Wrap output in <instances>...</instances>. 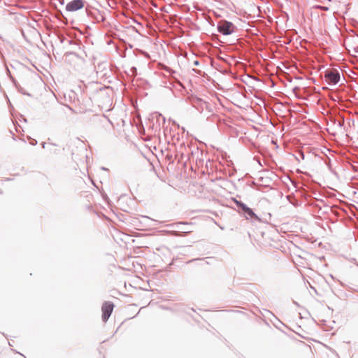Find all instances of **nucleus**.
Masks as SVG:
<instances>
[{
    "label": "nucleus",
    "mask_w": 358,
    "mask_h": 358,
    "mask_svg": "<svg viewBox=\"0 0 358 358\" xmlns=\"http://www.w3.org/2000/svg\"><path fill=\"white\" fill-rule=\"evenodd\" d=\"M234 201L239 213H242L246 219H250L252 221L261 222V219L254 213L252 209L249 208L246 204L236 199H234Z\"/></svg>",
    "instance_id": "f257e3e1"
},
{
    "label": "nucleus",
    "mask_w": 358,
    "mask_h": 358,
    "mask_svg": "<svg viewBox=\"0 0 358 358\" xmlns=\"http://www.w3.org/2000/svg\"><path fill=\"white\" fill-rule=\"evenodd\" d=\"M235 26L231 22L220 20L217 24L218 31L225 36L230 35L235 31Z\"/></svg>",
    "instance_id": "f03ea898"
},
{
    "label": "nucleus",
    "mask_w": 358,
    "mask_h": 358,
    "mask_svg": "<svg viewBox=\"0 0 358 358\" xmlns=\"http://www.w3.org/2000/svg\"><path fill=\"white\" fill-rule=\"evenodd\" d=\"M325 80L329 85H336L341 78L340 73L336 69H330L325 71Z\"/></svg>",
    "instance_id": "7ed1b4c3"
},
{
    "label": "nucleus",
    "mask_w": 358,
    "mask_h": 358,
    "mask_svg": "<svg viewBox=\"0 0 358 358\" xmlns=\"http://www.w3.org/2000/svg\"><path fill=\"white\" fill-rule=\"evenodd\" d=\"M85 6L83 0H72L66 5V10L68 12H75L82 9Z\"/></svg>",
    "instance_id": "20e7f679"
},
{
    "label": "nucleus",
    "mask_w": 358,
    "mask_h": 358,
    "mask_svg": "<svg viewBox=\"0 0 358 358\" xmlns=\"http://www.w3.org/2000/svg\"><path fill=\"white\" fill-rule=\"evenodd\" d=\"M114 308V305L111 302H104L101 307L102 310V320L106 322L108 318L110 317L113 310Z\"/></svg>",
    "instance_id": "39448f33"
},
{
    "label": "nucleus",
    "mask_w": 358,
    "mask_h": 358,
    "mask_svg": "<svg viewBox=\"0 0 358 358\" xmlns=\"http://www.w3.org/2000/svg\"><path fill=\"white\" fill-rule=\"evenodd\" d=\"M189 155H191V157H189V159H195L196 163L198 162H201L202 161L203 152L202 150H199L197 147H193V148L191 149L190 152L187 153L188 156Z\"/></svg>",
    "instance_id": "423d86ee"
},
{
    "label": "nucleus",
    "mask_w": 358,
    "mask_h": 358,
    "mask_svg": "<svg viewBox=\"0 0 358 358\" xmlns=\"http://www.w3.org/2000/svg\"><path fill=\"white\" fill-rule=\"evenodd\" d=\"M152 118H156L157 122L159 124V125H160L161 122L162 124L165 123V117L157 112L152 114Z\"/></svg>",
    "instance_id": "0eeeda50"
},
{
    "label": "nucleus",
    "mask_w": 358,
    "mask_h": 358,
    "mask_svg": "<svg viewBox=\"0 0 358 358\" xmlns=\"http://www.w3.org/2000/svg\"><path fill=\"white\" fill-rule=\"evenodd\" d=\"M199 106L197 107V110L202 113L205 108H208V103L206 101L201 100L199 101Z\"/></svg>",
    "instance_id": "6e6552de"
},
{
    "label": "nucleus",
    "mask_w": 358,
    "mask_h": 358,
    "mask_svg": "<svg viewBox=\"0 0 358 358\" xmlns=\"http://www.w3.org/2000/svg\"><path fill=\"white\" fill-rule=\"evenodd\" d=\"M136 52L137 55H141L143 56H144L145 57L149 59L150 58V55L147 52H145L142 50H140V49H136Z\"/></svg>",
    "instance_id": "1a4fd4ad"
},
{
    "label": "nucleus",
    "mask_w": 358,
    "mask_h": 358,
    "mask_svg": "<svg viewBox=\"0 0 358 358\" xmlns=\"http://www.w3.org/2000/svg\"><path fill=\"white\" fill-rule=\"evenodd\" d=\"M334 124H336V126L339 128H342L344 125V119L341 117L338 120H336Z\"/></svg>",
    "instance_id": "9d476101"
},
{
    "label": "nucleus",
    "mask_w": 358,
    "mask_h": 358,
    "mask_svg": "<svg viewBox=\"0 0 358 358\" xmlns=\"http://www.w3.org/2000/svg\"><path fill=\"white\" fill-rule=\"evenodd\" d=\"M320 8L322 10H329V8L328 7H326V6H320Z\"/></svg>",
    "instance_id": "9b49d317"
},
{
    "label": "nucleus",
    "mask_w": 358,
    "mask_h": 358,
    "mask_svg": "<svg viewBox=\"0 0 358 358\" xmlns=\"http://www.w3.org/2000/svg\"><path fill=\"white\" fill-rule=\"evenodd\" d=\"M131 71L133 73H136V67H132L131 69Z\"/></svg>",
    "instance_id": "f8f14e48"
},
{
    "label": "nucleus",
    "mask_w": 358,
    "mask_h": 358,
    "mask_svg": "<svg viewBox=\"0 0 358 358\" xmlns=\"http://www.w3.org/2000/svg\"><path fill=\"white\" fill-rule=\"evenodd\" d=\"M178 225H180V226H185V225H187V224H186V223H184V222H180V223L178 224Z\"/></svg>",
    "instance_id": "ddd939ff"
},
{
    "label": "nucleus",
    "mask_w": 358,
    "mask_h": 358,
    "mask_svg": "<svg viewBox=\"0 0 358 358\" xmlns=\"http://www.w3.org/2000/svg\"><path fill=\"white\" fill-rule=\"evenodd\" d=\"M45 145H46V143H45V142L42 143H41L42 148H45Z\"/></svg>",
    "instance_id": "4468645a"
},
{
    "label": "nucleus",
    "mask_w": 358,
    "mask_h": 358,
    "mask_svg": "<svg viewBox=\"0 0 358 358\" xmlns=\"http://www.w3.org/2000/svg\"><path fill=\"white\" fill-rule=\"evenodd\" d=\"M267 215H268V216L269 217V218H271V213H268Z\"/></svg>",
    "instance_id": "2eb2a0df"
}]
</instances>
